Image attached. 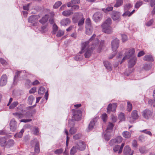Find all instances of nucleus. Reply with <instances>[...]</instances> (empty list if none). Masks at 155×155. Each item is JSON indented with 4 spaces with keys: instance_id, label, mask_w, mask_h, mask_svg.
I'll return each mask as SVG.
<instances>
[{
    "instance_id": "41",
    "label": "nucleus",
    "mask_w": 155,
    "mask_h": 155,
    "mask_svg": "<svg viewBox=\"0 0 155 155\" xmlns=\"http://www.w3.org/2000/svg\"><path fill=\"white\" fill-rule=\"evenodd\" d=\"M151 65L150 64H145L144 65L143 68L146 70L148 71L151 69Z\"/></svg>"
},
{
    "instance_id": "52",
    "label": "nucleus",
    "mask_w": 155,
    "mask_h": 155,
    "mask_svg": "<svg viewBox=\"0 0 155 155\" xmlns=\"http://www.w3.org/2000/svg\"><path fill=\"white\" fill-rule=\"evenodd\" d=\"M143 4V2L142 1H138L136 3L135 7V8H138Z\"/></svg>"
},
{
    "instance_id": "46",
    "label": "nucleus",
    "mask_w": 155,
    "mask_h": 155,
    "mask_svg": "<svg viewBox=\"0 0 155 155\" xmlns=\"http://www.w3.org/2000/svg\"><path fill=\"white\" fill-rule=\"evenodd\" d=\"M148 104L152 106H153V107L155 106V99L153 100L152 99H149L148 101Z\"/></svg>"
},
{
    "instance_id": "54",
    "label": "nucleus",
    "mask_w": 155,
    "mask_h": 155,
    "mask_svg": "<svg viewBox=\"0 0 155 155\" xmlns=\"http://www.w3.org/2000/svg\"><path fill=\"white\" fill-rule=\"evenodd\" d=\"M122 39L123 42H125L127 40V35L125 34H121Z\"/></svg>"
},
{
    "instance_id": "22",
    "label": "nucleus",
    "mask_w": 155,
    "mask_h": 155,
    "mask_svg": "<svg viewBox=\"0 0 155 155\" xmlns=\"http://www.w3.org/2000/svg\"><path fill=\"white\" fill-rule=\"evenodd\" d=\"M104 65L106 68L109 71L112 70V68L111 64L108 61H105L104 62Z\"/></svg>"
},
{
    "instance_id": "4",
    "label": "nucleus",
    "mask_w": 155,
    "mask_h": 155,
    "mask_svg": "<svg viewBox=\"0 0 155 155\" xmlns=\"http://www.w3.org/2000/svg\"><path fill=\"white\" fill-rule=\"evenodd\" d=\"M142 114L144 118L148 119L153 116V112L148 109H146L142 112Z\"/></svg>"
},
{
    "instance_id": "32",
    "label": "nucleus",
    "mask_w": 155,
    "mask_h": 155,
    "mask_svg": "<svg viewBox=\"0 0 155 155\" xmlns=\"http://www.w3.org/2000/svg\"><path fill=\"white\" fill-rule=\"evenodd\" d=\"M122 135L126 138H129L131 137L130 133L127 131L123 132L122 133Z\"/></svg>"
},
{
    "instance_id": "23",
    "label": "nucleus",
    "mask_w": 155,
    "mask_h": 155,
    "mask_svg": "<svg viewBox=\"0 0 155 155\" xmlns=\"http://www.w3.org/2000/svg\"><path fill=\"white\" fill-rule=\"evenodd\" d=\"M7 141L5 137L0 138V145L2 147H6Z\"/></svg>"
},
{
    "instance_id": "56",
    "label": "nucleus",
    "mask_w": 155,
    "mask_h": 155,
    "mask_svg": "<svg viewBox=\"0 0 155 155\" xmlns=\"http://www.w3.org/2000/svg\"><path fill=\"white\" fill-rule=\"evenodd\" d=\"M101 118L104 122H106L107 121V116L106 114H102L101 116Z\"/></svg>"
},
{
    "instance_id": "6",
    "label": "nucleus",
    "mask_w": 155,
    "mask_h": 155,
    "mask_svg": "<svg viewBox=\"0 0 155 155\" xmlns=\"http://www.w3.org/2000/svg\"><path fill=\"white\" fill-rule=\"evenodd\" d=\"M120 12L116 11H113L111 14V18L114 21L118 22L120 20Z\"/></svg>"
},
{
    "instance_id": "64",
    "label": "nucleus",
    "mask_w": 155,
    "mask_h": 155,
    "mask_svg": "<svg viewBox=\"0 0 155 155\" xmlns=\"http://www.w3.org/2000/svg\"><path fill=\"white\" fill-rule=\"evenodd\" d=\"M153 22V19H151L148 21L146 24V25L147 26H151Z\"/></svg>"
},
{
    "instance_id": "34",
    "label": "nucleus",
    "mask_w": 155,
    "mask_h": 155,
    "mask_svg": "<svg viewBox=\"0 0 155 155\" xmlns=\"http://www.w3.org/2000/svg\"><path fill=\"white\" fill-rule=\"evenodd\" d=\"M77 149L76 146L73 147L71 149L70 151V154L71 155H74V154L77 152Z\"/></svg>"
},
{
    "instance_id": "50",
    "label": "nucleus",
    "mask_w": 155,
    "mask_h": 155,
    "mask_svg": "<svg viewBox=\"0 0 155 155\" xmlns=\"http://www.w3.org/2000/svg\"><path fill=\"white\" fill-rule=\"evenodd\" d=\"M139 150L141 153H146L147 151L144 147H141L140 148Z\"/></svg>"
},
{
    "instance_id": "5",
    "label": "nucleus",
    "mask_w": 155,
    "mask_h": 155,
    "mask_svg": "<svg viewBox=\"0 0 155 155\" xmlns=\"http://www.w3.org/2000/svg\"><path fill=\"white\" fill-rule=\"evenodd\" d=\"M119 45V40L117 38L111 41V45L112 50L116 52Z\"/></svg>"
},
{
    "instance_id": "3",
    "label": "nucleus",
    "mask_w": 155,
    "mask_h": 155,
    "mask_svg": "<svg viewBox=\"0 0 155 155\" xmlns=\"http://www.w3.org/2000/svg\"><path fill=\"white\" fill-rule=\"evenodd\" d=\"M80 19L79 21L78 25L79 26L83 25L84 23L85 19L83 17V14L81 12H76L74 13V15L72 18L73 22L76 23L79 19Z\"/></svg>"
},
{
    "instance_id": "45",
    "label": "nucleus",
    "mask_w": 155,
    "mask_h": 155,
    "mask_svg": "<svg viewBox=\"0 0 155 155\" xmlns=\"http://www.w3.org/2000/svg\"><path fill=\"white\" fill-rule=\"evenodd\" d=\"M140 132H143L144 133H145L147 135H148L150 136H152V134L151 132L148 130L147 129H145L143 130L140 131Z\"/></svg>"
},
{
    "instance_id": "19",
    "label": "nucleus",
    "mask_w": 155,
    "mask_h": 155,
    "mask_svg": "<svg viewBox=\"0 0 155 155\" xmlns=\"http://www.w3.org/2000/svg\"><path fill=\"white\" fill-rule=\"evenodd\" d=\"M122 140V138L120 136H118L116 138L111 140L110 142V145H112V142H115L116 143H120Z\"/></svg>"
},
{
    "instance_id": "33",
    "label": "nucleus",
    "mask_w": 155,
    "mask_h": 155,
    "mask_svg": "<svg viewBox=\"0 0 155 155\" xmlns=\"http://www.w3.org/2000/svg\"><path fill=\"white\" fill-rule=\"evenodd\" d=\"M18 104V101H14L9 107V108L10 109H14Z\"/></svg>"
},
{
    "instance_id": "43",
    "label": "nucleus",
    "mask_w": 155,
    "mask_h": 155,
    "mask_svg": "<svg viewBox=\"0 0 155 155\" xmlns=\"http://www.w3.org/2000/svg\"><path fill=\"white\" fill-rule=\"evenodd\" d=\"M62 4V3L61 1H58L55 3L53 7L54 8H57L60 6Z\"/></svg>"
},
{
    "instance_id": "39",
    "label": "nucleus",
    "mask_w": 155,
    "mask_h": 155,
    "mask_svg": "<svg viewBox=\"0 0 155 155\" xmlns=\"http://www.w3.org/2000/svg\"><path fill=\"white\" fill-rule=\"evenodd\" d=\"M113 8L112 6H108L106 8H102V10L105 13H107L109 11H112Z\"/></svg>"
},
{
    "instance_id": "58",
    "label": "nucleus",
    "mask_w": 155,
    "mask_h": 155,
    "mask_svg": "<svg viewBox=\"0 0 155 155\" xmlns=\"http://www.w3.org/2000/svg\"><path fill=\"white\" fill-rule=\"evenodd\" d=\"M81 134H78L74 135L73 138L75 140H78L81 137Z\"/></svg>"
},
{
    "instance_id": "11",
    "label": "nucleus",
    "mask_w": 155,
    "mask_h": 155,
    "mask_svg": "<svg viewBox=\"0 0 155 155\" xmlns=\"http://www.w3.org/2000/svg\"><path fill=\"white\" fill-rule=\"evenodd\" d=\"M117 106V104L116 103H114L112 104H110L107 108V112L110 113L111 111L115 112Z\"/></svg>"
},
{
    "instance_id": "7",
    "label": "nucleus",
    "mask_w": 155,
    "mask_h": 155,
    "mask_svg": "<svg viewBox=\"0 0 155 155\" xmlns=\"http://www.w3.org/2000/svg\"><path fill=\"white\" fill-rule=\"evenodd\" d=\"M81 111L80 110H78L74 111L72 118L75 120H79L81 119Z\"/></svg>"
},
{
    "instance_id": "2",
    "label": "nucleus",
    "mask_w": 155,
    "mask_h": 155,
    "mask_svg": "<svg viewBox=\"0 0 155 155\" xmlns=\"http://www.w3.org/2000/svg\"><path fill=\"white\" fill-rule=\"evenodd\" d=\"M112 23V20L110 18H108L101 25L102 31L103 32L110 34L112 32V28L110 26Z\"/></svg>"
},
{
    "instance_id": "27",
    "label": "nucleus",
    "mask_w": 155,
    "mask_h": 155,
    "mask_svg": "<svg viewBox=\"0 0 155 155\" xmlns=\"http://www.w3.org/2000/svg\"><path fill=\"white\" fill-rule=\"evenodd\" d=\"M48 18V15H46L44 17H43L42 19L39 20V22L41 24L45 23L47 22Z\"/></svg>"
},
{
    "instance_id": "29",
    "label": "nucleus",
    "mask_w": 155,
    "mask_h": 155,
    "mask_svg": "<svg viewBox=\"0 0 155 155\" xmlns=\"http://www.w3.org/2000/svg\"><path fill=\"white\" fill-rule=\"evenodd\" d=\"M131 117L134 120L137 119L138 117L137 112L136 110H133L131 113Z\"/></svg>"
},
{
    "instance_id": "51",
    "label": "nucleus",
    "mask_w": 155,
    "mask_h": 155,
    "mask_svg": "<svg viewBox=\"0 0 155 155\" xmlns=\"http://www.w3.org/2000/svg\"><path fill=\"white\" fill-rule=\"evenodd\" d=\"M86 25L85 26H91V21L89 18H87L86 21Z\"/></svg>"
},
{
    "instance_id": "26",
    "label": "nucleus",
    "mask_w": 155,
    "mask_h": 155,
    "mask_svg": "<svg viewBox=\"0 0 155 155\" xmlns=\"http://www.w3.org/2000/svg\"><path fill=\"white\" fill-rule=\"evenodd\" d=\"M143 60L147 61H153L154 60L152 56L150 54L145 56L144 57Z\"/></svg>"
},
{
    "instance_id": "15",
    "label": "nucleus",
    "mask_w": 155,
    "mask_h": 155,
    "mask_svg": "<svg viewBox=\"0 0 155 155\" xmlns=\"http://www.w3.org/2000/svg\"><path fill=\"white\" fill-rule=\"evenodd\" d=\"M40 18L38 15H33L30 16L28 18V21L29 22L33 23L36 22Z\"/></svg>"
},
{
    "instance_id": "63",
    "label": "nucleus",
    "mask_w": 155,
    "mask_h": 155,
    "mask_svg": "<svg viewBox=\"0 0 155 155\" xmlns=\"http://www.w3.org/2000/svg\"><path fill=\"white\" fill-rule=\"evenodd\" d=\"M0 62L2 65H5L7 64V62L5 60L2 58H0Z\"/></svg>"
},
{
    "instance_id": "9",
    "label": "nucleus",
    "mask_w": 155,
    "mask_h": 155,
    "mask_svg": "<svg viewBox=\"0 0 155 155\" xmlns=\"http://www.w3.org/2000/svg\"><path fill=\"white\" fill-rule=\"evenodd\" d=\"M8 81V77L5 74L2 75L0 78V86L3 87L7 83Z\"/></svg>"
},
{
    "instance_id": "10",
    "label": "nucleus",
    "mask_w": 155,
    "mask_h": 155,
    "mask_svg": "<svg viewBox=\"0 0 155 155\" xmlns=\"http://www.w3.org/2000/svg\"><path fill=\"white\" fill-rule=\"evenodd\" d=\"M31 144L32 145H35V153H39L40 152L39 146L38 144V142L37 139H35L34 140L32 141L31 142Z\"/></svg>"
},
{
    "instance_id": "20",
    "label": "nucleus",
    "mask_w": 155,
    "mask_h": 155,
    "mask_svg": "<svg viewBox=\"0 0 155 155\" xmlns=\"http://www.w3.org/2000/svg\"><path fill=\"white\" fill-rule=\"evenodd\" d=\"M135 52V50L134 48H131L126 51L125 54H126V56H128V57L130 58L132 56Z\"/></svg>"
},
{
    "instance_id": "59",
    "label": "nucleus",
    "mask_w": 155,
    "mask_h": 155,
    "mask_svg": "<svg viewBox=\"0 0 155 155\" xmlns=\"http://www.w3.org/2000/svg\"><path fill=\"white\" fill-rule=\"evenodd\" d=\"M79 6L77 5H73V6H72L71 8V11H76L79 8Z\"/></svg>"
},
{
    "instance_id": "30",
    "label": "nucleus",
    "mask_w": 155,
    "mask_h": 155,
    "mask_svg": "<svg viewBox=\"0 0 155 155\" xmlns=\"http://www.w3.org/2000/svg\"><path fill=\"white\" fill-rule=\"evenodd\" d=\"M21 71H17L15 75V76L14 78V83L15 84H17V79L18 77V76L20 75V74L21 73Z\"/></svg>"
},
{
    "instance_id": "48",
    "label": "nucleus",
    "mask_w": 155,
    "mask_h": 155,
    "mask_svg": "<svg viewBox=\"0 0 155 155\" xmlns=\"http://www.w3.org/2000/svg\"><path fill=\"white\" fill-rule=\"evenodd\" d=\"M77 130L74 127L71 128L69 130V134L72 135L76 132Z\"/></svg>"
},
{
    "instance_id": "57",
    "label": "nucleus",
    "mask_w": 155,
    "mask_h": 155,
    "mask_svg": "<svg viewBox=\"0 0 155 155\" xmlns=\"http://www.w3.org/2000/svg\"><path fill=\"white\" fill-rule=\"evenodd\" d=\"M131 15V14L130 12L129 11L126 10L125 12L123 14V16H128L129 17Z\"/></svg>"
},
{
    "instance_id": "28",
    "label": "nucleus",
    "mask_w": 155,
    "mask_h": 155,
    "mask_svg": "<svg viewBox=\"0 0 155 155\" xmlns=\"http://www.w3.org/2000/svg\"><path fill=\"white\" fill-rule=\"evenodd\" d=\"M73 13V12L69 10H65L63 11L62 14L64 16L67 17L71 15Z\"/></svg>"
},
{
    "instance_id": "24",
    "label": "nucleus",
    "mask_w": 155,
    "mask_h": 155,
    "mask_svg": "<svg viewBox=\"0 0 155 155\" xmlns=\"http://www.w3.org/2000/svg\"><path fill=\"white\" fill-rule=\"evenodd\" d=\"M14 144V140L12 139H10L7 141L6 147L8 148H9L13 146Z\"/></svg>"
},
{
    "instance_id": "47",
    "label": "nucleus",
    "mask_w": 155,
    "mask_h": 155,
    "mask_svg": "<svg viewBox=\"0 0 155 155\" xmlns=\"http://www.w3.org/2000/svg\"><path fill=\"white\" fill-rule=\"evenodd\" d=\"M124 9L125 11L127 10L132 7V5L130 4H127L124 6Z\"/></svg>"
},
{
    "instance_id": "37",
    "label": "nucleus",
    "mask_w": 155,
    "mask_h": 155,
    "mask_svg": "<svg viewBox=\"0 0 155 155\" xmlns=\"http://www.w3.org/2000/svg\"><path fill=\"white\" fill-rule=\"evenodd\" d=\"M114 126V124L110 122H109V124L107 127V129L106 130V132H109V130H111L113 129Z\"/></svg>"
},
{
    "instance_id": "21",
    "label": "nucleus",
    "mask_w": 155,
    "mask_h": 155,
    "mask_svg": "<svg viewBox=\"0 0 155 155\" xmlns=\"http://www.w3.org/2000/svg\"><path fill=\"white\" fill-rule=\"evenodd\" d=\"M86 34L88 35H90L93 31V28L92 26H85Z\"/></svg>"
},
{
    "instance_id": "18",
    "label": "nucleus",
    "mask_w": 155,
    "mask_h": 155,
    "mask_svg": "<svg viewBox=\"0 0 155 155\" xmlns=\"http://www.w3.org/2000/svg\"><path fill=\"white\" fill-rule=\"evenodd\" d=\"M70 19L66 18L61 20L60 22L61 25L63 26H66L69 25L71 23Z\"/></svg>"
},
{
    "instance_id": "38",
    "label": "nucleus",
    "mask_w": 155,
    "mask_h": 155,
    "mask_svg": "<svg viewBox=\"0 0 155 155\" xmlns=\"http://www.w3.org/2000/svg\"><path fill=\"white\" fill-rule=\"evenodd\" d=\"M34 99V97L32 95H30L29 96L28 99V104L30 105H32Z\"/></svg>"
},
{
    "instance_id": "14",
    "label": "nucleus",
    "mask_w": 155,
    "mask_h": 155,
    "mask_svg": "<svg viewBox=\"0 0 155 155\" xmlns=\"http://www.w3.org/2000/svg\"><path fill=\"white\" fill-rule=\"evenodd\" d=\"M134 152L128 146H126L124 148L123 152L124 155H132Z\"/></svg>"
},
{
    "instance_id": "1",
    "label": "nucleus",
    "mask_w": 155,
    "mask_h": 155,
    "mask_svg": "<svg viewBox=\"0 0 155 155\" xmlns=\"http://www.w3.org/2000/svg\"><path fill=\"white\" fill-rule=\"evenodd\" d=\"M96 36L94 34L88 41L82 44L81 51L79 53L81 54L85 52L84 56L86 58H89L91 56L93 50L97 47L99 40L98 39L93 40Z\"/></svg>"
},
{
    "instance_id": "55",
    "label": "nucleus",
    "mask_w": 155,
    "mask_h": 155,
    "mask_svg": "<svg viewBox=\"0 0 155 155\" xmlns=\"http://www.w3.org/2000/svg\"><path fill=\"white\" fill-rule=\"evenodd\" d=\"M64 34V32L61 30H59L56 35L58 37H60L62 36Z\"/></svg>"
},
{
    "instance_id": "62",
    "label": "nucleus",
    "mask_w": 155,
    "mask_h": 155,
    "mask_svg": "<svg viewBox=\"0 0 155 155\" xmlns=\"http://www.w3.org/2000/svg\"><path fill=\"white\" fill-rule=\"evenodd\" d=\"M132 146L133 147L136 148L138 146L137 141L134 140L132 142Z\"/></svg>"
},
{
    "instance_id": "42",
    "label": "nucleus",
    "mask_w": 155,
    "mask_h": 155,
    "mask_svg": "<svg viewBox=\"0 0 155 155\" xmlns=\"http://www.w3.org/2000/svg\"><path fill=\"white\" fill-rule=\"evenodd\" d=\"M45 88L43 87H40L38 90V93L39 94H42L45 92Z\"/></svg>"
},
{
    "instance_id": "25",
    "label": "nucleus",
    "mask_w": 155,
    "mask_h": 155,
    "mask_svg": "<svg viewBox=\"0 0 155 155\" xmlns=\"http://www.w3.org/2000/svg\"><path fill=\"white\" fill-rule=\"evenodd\" d=\"M12 114L18 119L24 117V114L21 113L15 112L12 113Z\"/></svg>"
},
{
    "instance_id": "49",
    "label": "nucleus",
    "mask_w": 155,
    "mask_h": 155,
    "mask_svg": "<svg viewBox=\"0 0 155 155\" xmlns=\"http://www.w3.org/2000/svg\"><path fill=\"white\" fill-rule=\"evenodd\" d=\"M63 151V150L62 148L57 149L55 150L54 153L55 154L59 155L61 154Z\"/></svg>"
},
{
    "instance_id": "35",
    "label": "nucleus",
    "mask_w": 155,
    "mask_h": 155,
    "mask_svg": "<svg viewBox=\"0 0 155 155\" xmlns=\"http://www.w3.org/2000/svg\"><path fill=\"white\" fill-rule=\"evenodd\" d=\"M24 105L23 104H21L18 105V106L16 108V111L18 112H23V107Z\"/></svg>"
},
{
    "instance_id": "17",
    "label": "nucleus",
    "mask_w": 155,
    "mask_h": 155,
    "mask_svg": "<svg viewBox=\"0 0 155 155\" xmlns=\"http://www.w3.org/2000/svg\"><path fill=\"white\" fill-rule=\"evenodd\" d=\"M97 122V118H95L91 120L89 125L87 131H89L93 129L95 126V123Z\"/></svg>"
},
{
    "instance_id": "8",
    "label": "nucleus",
    "mask_w": 155,
    "mask_h": 155,
    "mask_svg": "<svg viewBox=\"0 0 155 155\" xmlns=\"http://www.w3.org/2000/svg\"><path fill=\"white\" fill-rule=\"evenodd\" d=\"M77 149L80 151L84 150L86 148V144L83 141L80 140L77 142L76 145Z\"/></svg>"
},
{
    "instance_id": "36",
    "label": "nucleus",
    "mask_w": 155,
    "mask_h": 155,
    "mask_svg": "<svg viewBox=\"0 0 155 155\" xmlns=\"http://www.w3.org/2000/svg\"><path fill=\"white\" fill-rule=\"evenodd\" d=\"M123 3L122 0H117L115 4L114 5V7H118L123 4Z\"/></svg>"
},
{
    "instance_id": "61",
    "label": "nucleus",
    "mask_w": 155,
    "mask_h": 155,
    "mask_svg": "<svg viewBox=\"0 0 155 155\" xmlns=\"http://www.w3.org/2000/svg\"><path fill=\"white\" fill-rule=\"evenodd\" d=\"M48 30V29L46 25L43 26L41 27V31L43 32H45L47 31Z\"/></svg>"
},
{
    "instance_id": "60",
    "label": "nucleus",
    "mask_w": 155,
    "mask_h": 155,
    "mask_svg": "<svg viewBox=\"0 0 155 155\" xmlns=\"http://www.w3.org/2000/svg\"><path fill=\"white\" fill-rule=\"evenodd\" d=\"M120 146L119 145H117L115 146L113 148V150L115 152H116L119 151Z\"/></svg>"
},
{
    "instance_id": "53",
    "label": "nucleus",
    "mask_w": 155,
    "mask_h": 155,
    "mask_svg": "<svg viewBox=\"0 0 155 155\" xmlns=\"http://www.w3.org/2000/svg\"><path fill=\"white\" fill-rule=\"evenodd\" d=\"M58 27L55 24H54L53 26V33L54 34L56 33V32L58 30Z\"/></svg>"
},
{
    "instance_id": "13",
    "label": "nucleus",
    "mask_w": 155,
    "mask_h": 155,
    "mask_svg": "<svg viewBox=\"0 0 155 155\" xmlns=\"http://www.w3.org/2000/svg\"><path fill=\"white\" fill-rule=\"evenodd\" d=\"M10 129L12 131H15L17 127V122L14 118L12 119L10 123Z\"/></svg>"
},
{
    "instance_id": "12",
    "label": "nucleus",
    "mask_w": 155,
    "mask_h": 155,
    "mask_svg": "<svg viewBox=\"0 0 155 155\" xmlns=\"http://www.w3.org/2000/svg\"><path fill=\"white\" fill-rule=\"evenodd\" d=\"M102 17V15L100 12L95 13L93 17V19L95 22H97L101 20Z\"/></svg>"
},
{
    "instance_id": "44",
    "label": "nucleus",
    "mask_w": 155,
    "mask_h": 155,
    "mask_svg": "<svg viewBox=\"0 0 155 155\" xmlns=\"http://www.w3.org/2000/svg\"><path fill=\"white\" fill-rule=\"evenodd\" d=\"M132 109V105L129 101L127 102V110L128 111H130Z\"/></svg>"
},
{
    "instance_id": "40",
    "label": "nucleus",
    "mask_w": 155,
    "mask_h": 155,
    "mask_svg": "<svg viewBox=\"0 0 155 155\" xmlns=\"http://www.w3.org/2000/svg\"><path fill=\"white\" fill-rule=\"evenodd\" d=\"M118 118L121 121H124L125 119L124 114L123 113H120L118 115Z\"/></svg>"
},
{
    "instance_id": "31",
    "label": "nucleus",
    "mask_w": 155,
    "mask_h": 155,
    "mask_svg": "<svg viewBox=\"0 0 155 155\" xmlns=\"http://www.w3.org/2000/svg\"><path fill=\"white\" fill-rule=\"evenodd\" d=\"M24 130L23 129H21V130L19 132L17 133L14 136L15 138H21L22 137L23 133L24 132Z\"/></svg>"
},
{
    "instance_id": "16",
    "label": "nucleus",
    "mask_w": 155,
    "mask_h": 155,
    "mask_svg": "<svg viewBox=\"0 0 155 155\" xmlns=\"http://www.w3.org/2000/svg\"><path fill=\"white\" fill-rule=\"evenodd\" d=\"M137 60L136 57H133L131 58L129 60L128 64L129 68H131L133 67L135 65Z\"/></svg>"
}]
</instances>
